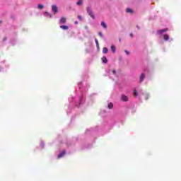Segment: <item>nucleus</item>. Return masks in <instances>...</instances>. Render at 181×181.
Listing matches in <instances>:
<instances>
[{"label": "nucleus", "instance_id": "nucleus-18", "mask_svg": "<svg viewBox=\"0 0 181 181\" xmlns=\"http://www.w3.org/2000/svg\"><path fill=\"white\" fill-rule=\"evenodd\" d=\"M95 43H96L97 47H100V45H99V44H98V40L95 39Z\"/></svg>", "mask_w": 181, "mask_h": 181}, {"label": "nucleus", "instance_id": "nucleus-20", "mask_svg": "<svg viewBox=\"0 0 181 181\" xmlns=\"http://www.w3.org/2000/svg\"><path fill=\"white\" fill-rule=\"evenodd\" d=\"M78 19H79V21H83V17H81V16H78Z\"/></svg>", "mask_w": 181, "mask_h": 181}, {"label": "nucleus", "instance_id": "nucleus-3", "mask_svg": "<svg viewBox=\"0 0 181 181\" xmlns=\"http://www.w3.org/2000/svg\"><path fill=\"white\" fill-rule=\"evenodd\" d=\"M66 22H67V19L65 17H62L59 21V23H62L63 25L66 23Z\"/></svg>", "mask_w": 181, "mask_h": 181}, {"label": "nucleus", "instance_id": "nucleus-10", "mask_svg": "<svg viewBox=\"0 0 181 181\" xmlns=\"http://www.w3.org/2000/svg\"><path fill=\"white\" fill-rule=\"evenodd\" d=\"M102 61L103 63H105V64H107V63H108V60L107 59V57H102Z\"/></svg>", "mask_w": 181, "mask_h": 181}, {"label": "nucleus", "instance_id": "nucleus-4", "mask_svg": "<svg viewBox=\"0 0 181 181\" xmlns=\"http://www.w3.org/2000/svg\"><path fill=\"white\" fill-rule=\"evenodd\" d=\"M121 100H122V101L127 102V101H128L129 98H128V96H127L125 95H122Z\"/></svg>", "mask_w": 181, "mask_h": 181}, {"label": "nucleus", "instance_id": "nucleus-11", "mask_svg": "<svg viewBox=\"0 0 181 181\" xmlns=\"http://www.w3.org/2000/svg\"><path fill=\"white\" fill-rule=\"evenodd\" d=\"M107 108H109V110H112V108H114V104H112V103H110L107 105Z\"/></svg>", "mask_w": 181, "mask_h": 181}, {"label": "nucleus", "instance_id": "nucleus-8", "mask_svg": "<svg viewBox=\"0 0 181 181\" xmlns=\"http://www.w3.org/2000/svg\"><path fill=\"white\" fill-rule=\"evenodd\" d=\"M60 28L63 29V30H69V26L67 25H61Z\"/></svg>", "mask_w": 181, "mask_h": 181}, {"label": "nucleus", "instance_id": "nucleus-2", "mask_svg": "<svg viewBox=\"0 0 181 181\" xmlns=\"http://www.w3.org/2000/svg\"><path fill=\"white\" fill-rule=\"evenodd\" d=\"M52 12H54V13H57V12H59V8L56 5H52Z\"/></svg>", "mask_w": 181, "mask_h": 181}, {"label": "nucleus", "instance_id": "nucleus-24", "mask_svg": "<svg viewBox=\"0 0 181 181\" xmlns=\"http://www.w3.org/2000/svg\"><path fill=\"white\" fill-rule=\"evenodd\" d=\"M112 73H113V74H117V71L112 70Z\"/></svg>", "mask_w": 181, "mask_h": 181}, {"label": "nucleus", "instance_id": "nucleus-21", "mask_svg": "<svg viewBox=\"0 0 181 181\" xmlns=\"http://www.w3.org/2000/svg\"><path fill=\"white\" fill-rule=\"evenodd\" d=\"M98 35L100 36V37H103V33L99 32Z\"/></svg>", "mask_w": 181, "mask_h": 181}, {"label": "nucleus", "instance_id": "nucleus-9", "mask_svg": "<svg viewBox=\"0 0 181 181\" xmlns=\"http://www.w3.org/2000/svg\"><path fill=\"white\" fill-rule=\"evenodd\" d=\"M163 39H164V40H165V42H168V40H169V35L164 34Z\"/></svg>", "mask_w": 181, "mask_h": 181}, {"label": "nucleus", "instance_id": "nucleus-27", "mask_svg": "<svg viewBox=\"0 0 181 181\" xmlns=\"http://www.w3.org/2000/svg\"><path fill=\"white\" fill-rule=\"evenodd\" d=\"M2 23V21H0V24Z\"/></svg>", "mask_w": 181, "mask_h": 181}, {"label": "nucleus", "instance_id": "nucleus-1", "mask_svg": "<svg viewBox=\"0 0 181 181\" xmlns=\"http://www.w3.org/2000/svg\"><path fill=\"white\" fill-rule=\"evenodd\" d=\"M87 13L92 18V19H95V16H94V13H93V10H91V8L87 7L86 8Z\"/></svg>", "mask_w": 181, "mask_h": 181}, {"label": "nucleus", "instance_id": "nucleus-15", "mask_svg": "<svg viewBox=\"0 0 181 181\" xmlns=\"http://www.w3.org/2000/svg\"><path fill=\"white\" fill-rule=\"evenodd\" d=\"M126 12H127L128 13H132V12H134V11H132V9L128 8H127Z\"/></svg>", "mask_w": 181, "mask_h": 181}, {"label": "nucleus", "instance_id": "nucleus-7", "mask_svg": "<svg viewBox=\"0 0 181 181\" xmlns=\"http://www.w3.org/2000/svg\"><path fill=\"white\" fill-rule=\"evenodd\" d=\"M145 80V74L142 73L140 75V83H142Z\"/></svg>", "mask_w": 181, "mask_h": 181}, {"label": "nucleus", "instance_id": "nucleus-5", "mask_svg": "<svg viewBox=\"0 0 181 181\" xmlns=\"http://www.w3.org/2000/svg\"><path fill=\"white\" fill-rule=\"evenodd\" d=\"M168 28H164V29H163V30H158V31H157V33H158V35H161V33H165V32H168Z\"/></svg>", "mask_w": 181, "mask_h": 181}, {"label": "nucleus", "instance_id": "nucleus-22", "mask_svg": "<svg viewBox=\"0 0 181 181\" xmlns=\"http://www.w3.org/2000/svg\"><path fill=\"white\" fill-rule=\"evenodd\" d=\"M134 95L135 97H138V92L136 90H134Z\"/></svg>", "mask_w": 181, "mask_h": 181}, {"label": "nucleus", "instance_id": "nucleus-26", "mask_svg": "<svg viewBox=\"0 0 181 181\" xmlns=\"http://www.w3.org/2000/svg\"><path fill=\"white\" fill-rule=\"evenodd\" d=\"M75 25H78V21H75Z\"/></svg>", "mask_w": 181, "mask_h": 181}, {"label": "nucleus", "instance_id": "nucleus-12", "mask_svg": "<svg viewBox=\"0 0 181 181\" xmlns=\"http://www.w3.org/2000/svg\"><path fill=\"white\" fill-rule=\"evenodd\" d=\"M100 25L104 29H107V24L105 23V22L102 21Z\"/></svg>", "mask_w": 181, "mask_h": 181}, {"label": "nucleus", "instance_id": "nucleus-23", "mask_svg": "<svg viewBox=\"0 0 181 181\" xmlns=\"http://www.w3.org/2000/svg\"><path fill=\"white\" fill-rule=\"evenodd\" d=\"M124 52H125L126 54H127V56H129V52H128L127 50H125Z\"/></svg>", "mask_w": 181, "mask_h": 181}, {"label": "nucleus", "instance_id": "nucleus-25", "mask_svg": "<svg viewBox=\"0 0 181 181\" xmlns=\"http://www.w3.org/2000/svg\"><path fill=\"white\" fill-rule=\"evenodd\" d=\"M129 36H130V37H134V34L130 33V34H129Z\"/></svg>", "mask_w": 181, "mask_h": 181}, {"label": "nucleus", "instance_id": "nucleus-19", "mask_svg": "<svg viewBox=\"0 0 181 181\" xmlns=\"http://www.w3.org/2000/svg\"><path fill=\"white\" fill-rule=\"evenodd\" d=\"M149 97H150L149 94L147 93V94L146 95L145 99H146V100H149Z\"/></svg>", "mask_w": 181, "mask_h": 181}, {"label": "nucleus", "instance_id": "nucleus-14", "mask_svg": "<svg viewBox=\"0 0 181 181\" xmlns=\"http://www.w3.org/2000/svg\"><path fill=\"white\" fill-rule=\"evenodd\" d=\"M111 50H112V52L113 53H115V52H116L115 46L112 45V46H111Z\"/></svg>", "mask_w": 181, "mask_h": 181}, {"label": "nucleus", "instance_id": "nucleus-6", "mask_svg": "<svg viewBox=\"0 0 181 181\" xmlns=\"http://www.w3.org/2000/svg\"><path fill=\"white\" fill-rule=\"evenodd\" d=\"M66 155V151H62V153H60L59 155H58V159H60V158H63V156H64Z\"/></svg>", "mask_w": 181, "mask_h": 181}, {"label": "nucleus", "instance_id": "nucleus-17", "mask_svg": "<svg viewBox=\"0 0 181 181\" xmlns=\"http://www.w3.org/2000/svg\"><path fill=\"white\" fill-rule=\"evenodd\" d=\"M45 8V6L43 4H38V9H43Z\"/></svg>", "mask_w": 181, "mask_h": 181}, {"label": "nucleus", "instance_id": "nucleus-13", "mask_svg": "<svg viewBox=\"0 0 181 181\" xmlns=\"http://www.w3.org/2000/svg\"><path fill=\"white\" fill-rule=\"evenodd\" d=\"M103 53H104V54L108 53V49L107 47H103Z\"/></svg>", "mask_w": 181, "mask_h": 181}, {"label": "nucleus", "instance_id": "nucleus-16", "mask_svg": "<svg viewBox=\"0 0 181 181\" xmlns=\"http://www.w3.org/2000/svg\"><path fill=\"white\" fill-rule=\"evenodd\" d=\"M76 5H83V0H79L77 3H76Z\"/></svg>", "mask_w": 181, "mask_h": 181}]
</instances>
